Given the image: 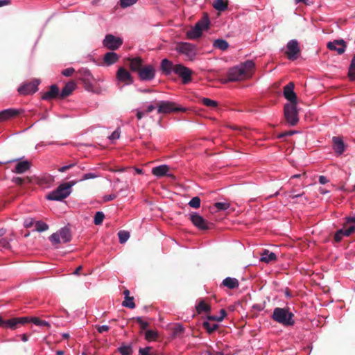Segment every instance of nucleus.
I'll return each instance as SVG.
<instances>
[{"instance_id":"f257e3e1","label":"nucleus","mask_w":355,"mask_h":355,"mask_svg":"<svg viewBox=\"0 0 355 355\" xmlns=\"http://www.w3.org/2000/svg\"><path fill=\"white\" fill-rule=\"evenodd\" d=\"M294 317V313L291 311L290 308L288 306L275 308L271 315L273 321L284 327L293 326L295 323Z\"/></svg>"},{"instance_id":"f03ea898","label":"nucleus","mask_w":355,"mask_h":355,"mask_svg":"<svg viewBox=\"0 0 355 355\" xmlns=\"http://www.w3.org/2000/svg\"><path fill=\"white\" fill-rule=\"evenodd\" d=\"M295 84L293 82L288 83L283 88V94L288 103L284 104L283 111H298L297 96L294 92Z\"/></svg>"},{"instance_id":"7ed1b4c3","label":"nucleus","mask_w":355,"mask_h":355,"mask_svg":"<svg viewBox=\"0 0 355 355\" xmlns=\"http://www.w3.org/2000/svg\"><path fill=\"white\" fill-rule=\"evenodd\" d=\"M155 109L157 111H187L186 107L169 101H155L148 106L146 111H153Z\"/></svg>"},{"instance_id":"20e7f679","label":"nucleus","mask_w":355,"mask_h":355,"mask_svg":"<svg viewBox=\"0 0 355 355\" xmlns=\"http://www.w3.org/2000/svg\"><path fill=\"white\" fill-rule=\"evenodd\" d=\"M210 24L209 18L207 14H204L203 17L195 24L194 27L187 32V37L189 39L194 40L202 35L203 30L209 28Z\"/></svg>"},{"instance_id":"39448f33","label":"nucleus","mask_w":355,"mask_h":355,"mask_svg":"<svg viewBox=\"0 0 355 355\" xmlns=\"http://www.w3.org/2000/svg\"><path fill=\"white\" fill-rule=\"evenodd\" d=\"M71 239L70 231L67 227L61 228L58 232L53 233L49 237L51 242L53 245L67 243L70 241Z\"/></svg>"},{"instance_id":"423d86ee","label":"nucleus","mask_w":355,"mask_h":355,"mask_svg":"<svg viewBox=\"0 0 355 355\" xmlns=\"http://www.w3.org/2000/svg\"><path fill=\"white\" fill-rule=\"evenodd\" d=\"M69 188L60 184L55 191L49 193L46 198L50 200L61 201L70 195Z\"/></svg>"},{"instance_id":"0eeeda50","label":"nucleus","mask_w":355,"mask_h":355,"mask_svg":"<svg viewBox=\"0 0 355 355\" xmlns=\"http://www.w3.org/2000/svg\"><path fill=\"white\" fill-rule=\"evenodd\" d=\"M176 50L186 55L187 59L192 60L196 55V46L188 42H180L177 45Z\"/></svg>"},{"instance_id":"6e6552de","label":"nucleus","mask_w":355,"mask_h":355,"mask_svg":"<svg viewBox=\"0 0 355 355\" xmlns=\"http://www.w3.org/2000/svg\"><path fill=\"white\" fill-rule=\"evenodd\" d=\"M40 83V80L34 79L31 82L25 83L21 85L17 89V91L20 95L23 96L33 94L38 90V85Z\"/></svg>"},{"instance_id":"1a4fd4ad","label":"nucleus","mask_w":355,"mask_h":355,"mask_svg":"<svg viewBox=\"0 0 355 355\" xmlns=\"http://www.w3.org/2000/svg\"><path fill=\"white\" fill-rule=\"evenodd\" d=\"M286 51L285 54L291 60H296L300 54L299 43L296 40L289 41L286 45Z\"/></svg>"},{"instance_id":"9d476101","label":"nucleus","mask_w":355,"mask_h":355,"mask_svg":"<svg viewBox=\"0 0 355 355\" xmlns=\"http://www.w3.org/2000/svg\"><path fill=\"white\" fill-rule=\"evenodd\" d=\"M174 73L182 78L184 84H187L191 80L193 71L182 64H175Z\"/></svg>"},{"instance_id":"9b49d317","label":"nucleus","mask_w":355,"mask_h":355,"mask_svg":"<svg viewBox=\"0 0 355 355\" xmlns=\"http://www.w3.org/2000/svg\"><path fill=\"white\" fill-rule=\"evenodd\" d=\"M116 78L118 84L123 83V86L130 85L133 82V78L129 71L123 67H120L116 72Z\"/></svg>"},{"instance_id":"f8f14e48","label":"nucleus","mask_w":355,"mask_h":355,"mask_svg":"<svg viewBox=\"0 0 355 355\" xmlns=\"http://www.w3.org/2000/svg\"><path fill=\"white\" fill-rule=\"evenodd\" d=\"M189 218L193 225L201 230H207L210 228L209 223L197 213L191 214Z\"/></svg>"},{"instance_id":"ddd939ff","label":"nucleus","mask_w":355,"mask_h":355,"mask_svg":"<svg viewBox=\"0 0 355 355\" xmlns=\"http://www.w3.org/2000/svg\"><path fill=\"white\" fill-rule=\"evenodd\" d=\"M29 322L27 317L13 318L10 320H4L3 328L16 329L19 324H24Z\"/></svg>"},{"instance_id":"4468645a","label":"nucleus","mask_w":355,"mask_h":355,"mask_svg":"<svg viewBox=\"0 0 355 355\" xmlns=\"http://www.w3.org/2000/svg\"><path fill=\"white\" fill-rule=\"evenodd\" d=\"M227 78L230 81L241 80L247 78L243 73V69L236 66L231 68L227 72Z\"/></svg>"},{"instance_id":"2eb2a0df","label":"nucleus","mask_w":355,"mask_h":355,"mask_svg":"<svg viewBox=\"0 0 355 355\" xmlns=\"http://www.w3.org/2000/svg\"><path fill=\"white\" fill-rule=\"evenodd\" d=\"M327 46L329 50L336 51L338 54L342 55L345 51L347 44L346 42L341 39L329 42Z\"/></svg>"},{"instance_id":"dca6fc26","label":"nucleus","mask_w":355,"mask_h":355,"mask_svg":"<svg viewBox=\"0 0 355 355\" xmlns=\"http://www.w3.org/2000/svg\"><path fill=\"white\" fill-rule=\"evenodd\" d=\"M155 70L152 65L143 66L139 71V77L141 80H150L155 78Z\"/></svg>"},{"instance_id":"f3484780","label":"nucleus","mask_w":355,"mask_h":355,"mask_svg":"<svg viewBox=\"0 0 355 355\" xmlns=\"http://www.w3.org/2000/svg\"><path fill=\"white\" fill-rule=\"evenodd\" d=\"M200 101H201V103L204 105H205V106H207L208 107H216L220 111H225V110L236 111L234 108L228 107L227 105H225V104H220V105H218L217 101L211 100V99L208 98H202Z\"/></svg>"},{"instance_id":"a211bd4d","label":"nucleus","mask_w":355,"mask_h":355,"mask_svg":"<svg viewBox=\"0 0 355 355\" xmlns=\"http://www.w3.org/2000/svg\"><path fill=\"white\" fill-rule=\"evenodd\" d=\"M60 89L56 85H52L49 89L42 94V98L43 100L51 101L53 99L60 98Z\"/></svg>"},{"instance_id":"6ab92c4d","label":"nucleus","mask_w":355,"mask_h":355,"mask_svg":"<svg viewBox=\"0 0 355 355\" xmlns=\"http://www.w3.org/2000/svg\"><path fill=\"white\" fill-rule=\"evenodd\" d=\"M17 161V164L15 165V168L12 170V172L18 174L24 173L29 170L31 167V162L28 160H19L15 159L9 161L8 162H12Z\"/></svg>"},{"instance_id":"aec40b11","label":"nucleus","mask_w":355,"mask_h":355,"mask_svg":"<svg viewBox=\"0 0 355 355\" xmlns=\"http://www.w3.org/2000/svg\"><path fill=\"white\" fill-rule=\"evenodd\" d=\"M169 167L167 165H160L156 167L153 168L152 173L158 178H162L164 176H167L171 178H175V176L173 174L168 173Z\"/></svg>"},{"instance_id":"412c9836","label":"nucleus","mask_w":355,"mask_h":355,"mask_svg":"<svg viewBox=\"0 0 355 355\" xmlns=\"http://www.w3.org/2000/svg\"><path fill=\"white\" fill-rule=\"evenodd\" d=\"M355 231V227L354 225H351L347 228L344 227L342 229L338 230L335 235L334 240L336 242H340L344 236H350Z\"/></svg>"},{"instance_id":"4be33fe9","label":"nucleus","mask_w":355,"mask_h":355,"mask_svg":"<svg viewBox=\"0 0 355 355\" xmlns=\"http://www.w3.org/2000/svg\"><path fill=\"white\" fill-rule=\"evenodd\" d=\"M76 88V83L73 80L68 82L60 92V98H64L72 94Z\"/></svg>"},{"instance_id":"5701e85b","label":"nucleus","mask_w":355,"mask_h":355,"mask_svg":"<svg viewBox=\"0 0 355 355\" xmlns=\"http://www.w3.org/2000/svg\"><path fill=\"white\" fill-rule=\"evenodd\" d=\"M298 112H284V121L286 124L294 126L299 121Z\"/></svg>"},{"instance_id":"b1692460","label":"nucleus","mask_w":355,"mask_h":355,"mask_svg":"<svg viewBox=\"0 0 355 355\" xmlns=\"http://www.w3.org/2000/svg\"><path fill=\"white\" fill-rule=\"evenodd\" d=\"M333 148L338 155H341L345 151V144L343 139L338 137L332 138Z\"/></svg>"},{"instance_id":"393cba45","label":"nucleus","mask_w":355,"mask_h":355,"mask_svg":"<svg viewBox=\"0 0 355 355\" xmlns=\"http://www.w3.org/2000/svg\"><path fill=\"white\" fill-rule=\"evenodd\" d=\"M161 69L165 75H169L172 71L174 72L175 65L168 59H164L161 62Z\"/></svg>"},{"instance_id":"a878e982","label":"nucleus","mask_w":355,"mask_h":355,"mask_svg":"<svg viewBox=\"0 0 355 355\" xmlns=\"http://www.w3.org/2000/svg\"><path fill=\"white\" fill-rule=\"evenodd\" d=\"M143 61L140 58H135L130 60V69L132 71H135L139 73V71L143 67Z\"/></svg>"},{"instance_id":"bb28decb","label":"nucleus","mask_w":355,"mask_h":355,"mask_svg":"<svg viewBox=\"0 0 355 355\" xmlns=\"http://www.w3.org/2000/svg\"><path fill=\"white\" fill-rule=\"evenodd\" d=\"M229 5L228 0H214L212 6L214 8L219 12L225 11Z\"/></svg>"},{"instance_id":"cd10ccee","label":"nucleus","mask_w":355,"mask_h":355,"mask_svg":"<svg viewBox=\"0 0 355 355\" xmlns=\"http://www.w3.org/2000/svg\"><path fill=\"white\" fill-rule=\"evenodd\" d=\"M277 255L274 252H270L268 250H264L261 254L260 261L264 263H270L276 261Z\"/></svg>"},{"instance_id":"c85d7f7f","label":"nucleus","mask_w":355,"mask_h":355,"mask_svg":"<svg viewBox=\"0 0 355 355\" xmlns=\"http://www.w3.org/2000/svg\"><path fill=\"white\" fill-rule=\"evenodd\" d=\"M222 285L229 289H234L239 287V282L236 278L227 277L223 279Z\"/></svg>"},{"instance_id":"c756f323","label":"nucleus","mask_w":355,"mask_h":355,"mask_svg":"<svg viewBox=\"0 0 355 355\" xmlns=\"http://www.w3.org/2000/svg\"><path fill=\"white\" fill-rule=\"evenodd\" d=\"M254 62L252 60H247L239 65L240 68L243 69V73L246 77L250 76L249 72L254 68Z\"/></svg>"},{"instance_id":"7c9ffc66","label":"nucleus","mask_w":355,"mask_h":355,"mask_svg":"<svg viewBox=\"0 0 355 355\" xmlns=\"http://www.w3.org/2000/svg\"><path fill=\"white\" fill-rule=\"evenodd\" d=\"M213 46L216 49H220V50H222V51H225V50H227L228 49L229 44L225 40L218 39V40H216L214 42Z\"/></svg>"},{"instance_id":"2f4dec72","label":"nucleus","mask_w":355,"mask_h":355,"mask_svg":"<svg viewBox=\"0 0 355 355\" xmlns=\"http://www.w3.org/2000/svg\"><path fill=\"white\" fill-rule=\"evenodd\" d=\"M196 311L198 314L202 312L209 313L211 311V307L209 304H206L204 300H201L196 306Z\"/></svg>"},{"instance_id":"473e14b6","label":"nucleus","mask_w":355,"mask_h":355,"mask_svg":"<svg viewBox=\"0 0 355 355\" xmlns=\"http://www.w3.org/2000/svg\"><path fill=\"white\" fill-rule=\"evenodd\" d=\"M202 327L207 331L208 334H211L216 329H218L219 326L216 323L211 324L209 321H204L202 322Z\"/></svg>"},{"instance_id":"72a5a7b5","label":"nucleus","mask_w":355,"mask_h":355,"mask_svg":"<svg viewBox=\"0 0 355 355\" xmlns=\"http://www.w3.org/2000/svg\"><path fill=\"white\" fill-rule=\"evenodd\" d=\"M35 229L36 231L42 232L47 230L49 229V225L41 220H37L35 221Z\"/></svg>"},{"instance_id":"f704fd0d","label":"nucleus","mask_w":355,"mask_h":355,"mask_svg":"<svg viewBox=\"0 0 355 355\" xmlns=\"http://www.w3.org/2000/svg\"><path fill=\"white\" fill-rule=\"evenodd\" d=\"M118 350L121 355H131L132 353V348L130 345H122Z\"/></svg>"},{"instance_id":"c9c22d12","label":"nucleus","mask_w":355,"mask_h":355,"mask_svg":"<svg viewBox=\"0 0 355 355\" xmlns=\"http://www.w3.org/2000/svg\"><path fill=\"white\" fill-rule=\"evenodd\" d=\"M19 112H0V121H4L13 118L17 115Z\"/></svg>"},{"instance_id":"e433bc0d","label":"nucleus","mask_w":355,"mask_h":355,"mask_svg":"<svg viewBox=\"0 0 355 355\" xmlns=\"http://www.w3.org/2000/svg\"><path fill=\"white\" fill-rule=\"evenodd\" d=\"M157 336V332L153 330H147L145 333V338L148 341L155 340Z\"/></svg>"},{"instance_id":"4c0bfd02","label":"nucleus","mask_w":355,"mask_h":355,"mask_svg":"<svg viewBox=\"0 0 355 355\" xmlns=\"http://www.w3.org/2000/svg\"><path fill=\"white\" fill-rule=\"evenodd\" d=\"M222 313V316H215V315H209L207 317V319L211 321H218L221 322L224 318L227 315V312L225 309H222L220 311Z\"/></svg>"},{"instance_id":"58836bf2","label":"nucleus","mask_w":355,"mask_h":355,"mask_svg":"<svg viewBox=\"0 0 355 355\" xmlns=\"http://www.w3.org/2000/svg\"><path fill=\"white\" fill-rule=\"evenodd\" d=\"M30 321L37 326H46L48 327H50V324L47 321L42 320L38 318H31L29 319V322Z\"/></svg>"},{"instance_id":"ea45409f","label":"nucleus","mask_w":355,"mask_h":355,"mask_svg":"<svg viewBox=\"0 0 355 355\" xmlns=\"http://www.w3.org/2000/svg\"><path fill=\"white\" fill-rule=\"evenodd\" d=\"M122 305L125 307L134 309L135 307V304L134 302L133 297H125V300L123 302Z\"/></svg>"},{"instance_id":"a19ab883","label":"nucleus","mask_w":355,"mask_h":355,"mask_svg":"<svg viewBox=\"0 0 355 355\" xmlns=\"http://www.w3.org/2000/svg\"><path fill=\"white\" fill-rule=\"evenodd\" d=\"M105 218L102 211H97L94 216V223L96 225H101Z\"/></svg>"},{"instance_id":"79ce46f5","label":"nucleus","mask_w":355,"mask_h":355,"mask_svg":"<svg viewBox=\"0 0 355 355\" xmlns=\"http://www.w3.org/2000/svg\"><path fill=\"white\" fill-rule=\"evenodd\" d=\"M119 241L121 243H124L130 237V233L127 231H119L118 233Z\"/></svg>"},{"instance_id":"37998d69","label":"nucleus","mask_w":355,"mask_h":355,"mask_svg":"<svg viewBox=\"0 0 355 355\" xmlns=\"http://www.w3.org/2000/svg\"><path fill=\"white\" fill-rule=\"evenodd\" d=\"M123 44L121 37L112 35V51L116 50Z\"/></svg>"},{"instance_id":"c03bdc74","label":"nucleus","mask_w":355,"mask_h":355,"mask_svg":"<svg viewBox=\"0 0 355 355\" xmlns=\"http://www.w3.org/2000/svg\"><path fill=\"white\" fill-rule=\"evenodd\" d=\"M98 64L106 66L111 65V51L106 53L103 60L100 61Z\"/></svg>"},{"instance_id":"a18cd8bd","label":"nucleus","mask_w":355,"mask_h":355,"mask_svg":"<svg viewBox=\"0 0 355 355\" xmlns=\"http://www.w3.org/2000/svg\"><path fill=\"white\" fill-rule=\"evenodd\" d=\"M189 205L193 208H199L200 207V198L198 196L193 197L189 202Z\"/></svg>"},{"instance_id":"49530a36","label":"nucleus","mask_w":355,"mask_h":355,"mask_svg":"<svg viewBox=\"0 0 355 355\" xmlns=\"http://www.w3.org/2000/svg\"><path fill=\"white\" fill-rule=\"evenodd\" d=\"M11 239L7 238H3L0 239V250H6L10 248V241Z\"/></svg>"},{"instance_id":"de8ad7c7","label":"nucleus","mask_w":355,"mask_h":355,"mask_svg":"<svg viewBox=\"0 0 355 355\" xmlns=\"http://www.w3.org/2000/svg\"><path fill=\"white\" fill-rule=\"evenodd\" d=\"M184 331V327L181 324H175L173 330V336H178Z\"/></svg>"},{"instance_id":"09e8293b","label":"nucleus","mask_w":355,"mask_h":355,"mask_svg":"<svg viewBox=\"0 0 355 355\" xmlns=\"http://www.w3.org/2000/svg\"><path fill=\"white\" fill-rule=\"evenodd\" d=\"M152 347H146L145 348H140L139 350V355H157V354L152 352Z\"/></svg>"},{"instance_id":"8fccbe9b","label":"nucleus","mask_w":355,"mask_h":355,"mask_svg":"<svg viewBox=\"0 0 355 355\" xmlns=\"http://www.w3.org/2000/svg\"><path fill=\"white\" fill-rule=\"evenodd\" d=\"M137 1L138 0H120V6L121 8H125L134 5Z\"/></svg>"},{"instance_id":"3c124183","label":"nucleus","mask_w":355,"mask_h":355,"mask_svg":"<svg viewBox=\"0 0 355 355\" xmlns=\"http://www.w3.org/2000/svg\"><path fill=\"white\" fill-rule=\"evenodd\" d=\"M214 206L216 208H217L218 210H226L227 209L230 205L228 202H216L214 204Z\"/></svg>"},{"instance_id":"603ef678","label":"nucleus","mask_w":355,"mask_h":355,"mask_svg":"<svg viewBox=\"0 0 355 355\" xmlns=\"http://www.w3.org/2000/svg\"><path fill=\"white\" fill-rule=\"evenodd\" d=\"M135 320L140 325L142 330L146 329V328L148 327V323L147 322H144L141 318L137 317L135 318Z\"/></svg>"},{"instance_id":"864d4df0","label":"nucleus","mask_w":355,"mask_h":355,"mask_svg":"<svg viewBox=\"0 0 355 355\" xmlns=\"http://www.w3.org/2000/svg\"><path fill=\"white\" fill-rule=\"evenodd\" d=\"M75 72V69L73 67H69L62 71L61 73L66 77L71 76Z\"/></svg>"},{"instance_id":"5fc2aeb1","label":"nucleus","mask_w":355,"mask_h":355,"mask_svg":"<svg viewBox=\"0 0 355 355\" xmlns=\"http://www.w3.org/2000/svg\"><path fill=\"white\" fill-rule=\"evenodd\" d=\"M297 132L295 131V130L285 131V132H283L277 135V138L282 139V138H284L285 137L292 136V135H293L294 134H295Z\"/></svg>"},{"instance_id":"6e6d98bb","label":"nucleus","mask_w":355,"mask_h":355,"mask_svg":"<svg viewBox=\"0 0 355 355\" xmlns=\"http://www.w3.org/2000/svg\"><path fill=\"white\" fill-rule=\"evenodd\" d=\"M98 175L94 173H87L83 175V178L80 180V181L86 180L89 179H93L97 178Z\"/></svg>"},{"instance_id":"4d7b16f0","label":"nucleus","mask_w":355,"mask_h":355,"mask_svg":"<svg viewBox=\"0 0 355 355\" xmlns=\"http://www.w3.org/2000/svg\"><path fill=\"white\" fill-rule=\"evenodd\" d=\"M35 221L33 218H28L24 220V225L26 227H31L35 225Z\"/></svg>"},{"instance_id":"13d9d810","label":"nucleus","mask_w":355,"mask_h":355,"mask_svg":"<svg viewBox=\"0 0 355 355\" xmlns=\"http://www.w3.org/2000/svg\"><path fill=\"white\" fill-rule=\"evenodd\" d=\"M103 44L107 49H111V34H108L105 36Z\"/></svg>"},{"instance_id":"bf43d9fd","label":"nucleus","mask_w":355,"mask_h":355,"mask_svg":"<svg viewBox=\"0 0 355 355\" xmlns=\"http://www.w3.org/2000/svg\"><path fill=\"white\" fill-rule=\"evenodd\" d=\"M348 76L351 80H355V67L349 66Z\"/></svg>"},{"instance_id":"052dcab7","label":"nucleus","mask_w":355,"mask_h":355,"mask_svg":"<svg viewBox=\"0 0 355 355\" xmlns=\"http://www.w3.org/2000/svg\"><path fill=\"white\" fill-rule=\"evenodd\" d=\"M110 327L108 325H102L97 327V330L99 333H104L108 331Z\"/></svg>"},{"instance_id":"680f3d73","label":"nucleus","mask_w":355,"mask_h":355,"mask_svg":"<svg viewBox=\"0 0 355 355\" xmlns=\"http://www.w3.org/2000/svg\"><path fill=\"white\" fill-rule=\"evenodd\" d=\"M304 194V192H302V193H296V191L295 189H292L290 192V198H291L292 199H294L295 198H297V197H300V196H302V195Z\"/></svg>"},{"instance_id":"e2e57ef3","label":"nucleus","mask_w":355,"mask_h":355,"mask_svg":"<svg viewBox=\"0 0 355 355\" xmlns=\"http://www.w3.org/2000/svg\"><path fill=\"white\" fill-rule=\"evenodd\" d=\"M74 165H75V164H70L68 165H65L64 166L60 167L58 169V171L63 173V172L66 171L67 170L71 168Z\"/></svg>"},{"instance_id":"0e129e2a","label":"nucleus","mask_w":355,"mask_h":355,"mask_svg":"<svg viewBox=\"0 0 355 355\" xmlns=\"http://www.w3.org/2000/svg\"><path fill=\"white\" fill-rule=\"evenodd\" d=\"M120 137V131L119 128L116 129L114 132H112V141L114 139H117Z\"/></svg>"},{"instance_id":"69168bd1","label":"nucleus","mask_w":355,"mask_h":355,"mask_svg":"<svg viewBox=\"0 0 355 355\" xmlns=\"http://www.w3.org/2000/svg\"><path fill=\"white\" fill-rule=\"evenodd\" d=\"M345 223H355V216H347L345 218Z\"/></svg>"},{"instance_id":"338daca9","label":"nucleus","mask_w":355,"mask_h":355,"mask_svg":"<svg viewBox=\"0 0 355 355\" xmlns=\"http://www.w3.org/2000/svg\"><path fill=\"white\" fill-rule=\"evenodd\" d=\"M329 182V180L325 177V176H323V175H320L319 177V182L321 184H325L326 183H327Z\"/></svg>"},{"instance_id":"774afa93","label":"nucleus","mask_w":355,"mask_h":355,"mask_svg":"<svg viewBox=\"0 0 355 355\" xmlns=\"http://www.w3.org/2000/svg\"><path fill=\"white\" fill-rule=\"evenodd\" d=\"M76 182L75 181H71L67 183H64L63 185L64 187H67L69 188L70 193H71V187L76 184Z\"/></svg>"}]
</instances>
